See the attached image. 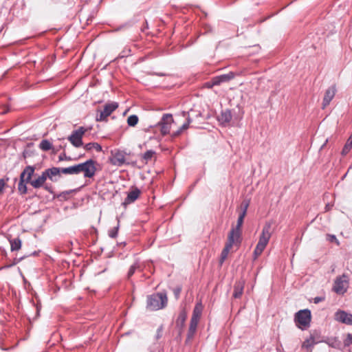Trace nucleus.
Here are the masks:
<instances>
[{
    "label": "nucleus",
    "mask_w": 352,
    "mask_h": 352,
    "mask_svg": "<svg viewBox=\"0 0 352 352\" xmlns=\"http://www.w3.org/2000/svg\"><path fill=\"white\" fill-rule=\"evenodd\" d=\"M87 131V129L80 126L78 129L72 131V134L68 137V140L74 147H80L83 145L82 137Z\"/></svg>",
    "instance_id": "423d86ee"
},
{
    "label": "nucleus",
    "mask_w": 352,
    "mask_h": 352,
    "mask_svg": "<svg viewBox=\"0 0 352 352\" xmlns=\"http://www.w3.org/2000/svg\"><path fill=\"white\" fill-rule=\"evenodd\" d=\"M138 117L136 115H131L127 118V124L130 126H135L138 122Z\"/></svg>",
    "instance_id": "bb28decb"
},
{
    "label": "nucleus",
    "mask_w": 352,
    "mask_h": 352,
    "mask_svg": "<svg viewBox=\"0 0 352 352\" xmlns=\"http://www.w3.org/2000/svg\"><path fill=\"white\" fill-rule=\"evenodd\" d=\"M186 318H187V314L186 313L185 311H182L179 316H178V318L177 319V321H176V323H177V325H180L181 327H183L184 324V322L186 320Z\"/></svg>",
    "instance_id": "393cba45"
},
{
    "label": "nucleus",
    "mask_w": 352,
    "mask_h": 352,
    "mask_svg": "<svg viewBox=\"0 0 352 352\" xmlns=\"http://www.w3.org/2000/svg\"><path fill=\"white\" fill-rule=\"evenodd\" d=\"M352 344V334L348 333L346 339L344 340V345L345 346H349Z\"/></svg>",
    "instance_id": "72a5a7b5"
},
{
    "label": "nucleus",
    "mask_w": 352,
    "mask_h": 352,
    "mask_svg": "<svg viewBox=\"0 0 352 352\" xmlns=\"http://www.w3.org/2000/svg\"><path fill=\"white\" fill-rule=\"evenodd\" d=\"M349 278L346 274H342L336 278L333 287V290L338 294H344L349 287Z\"/></svg>",
    "instance_id": "6e6552de"
},
{
    "label": "nucleus",
    "mask_w": 352,
    "mask_h": 352,
    "mask_svg": "<svg viewBox=\"0 0 352 352\" xmlns=\"http://www.w3.org/2000/svg\"><path fill=\"white\" fill-rule=\"evenodd\" d=\"M141 194V191L137 187H132L130 191L128 192L126 197L125 198L123 204L129 205L136 201Z\"/></svg>",
    "instance_id": "ddd939ff"
},
{
    "label": "nucleus",
    "mask_w": 352,
    "mask_h": 352,
    "mask_svg": "<svg viewBox=\"0 0 352 352\" xmlns=\"http://www.w3.org/2000/svg\"><path fill=\"white\" fill-rule=\"evenodd\" d=\"M214 86H217L216 84H213V78H212V80L210 81H208L207 82H206L205 84V87H207V88H212Z\"/></svg>",
    "instance_id": "f704fd0d"
},
{
    "label": "nucleus",
    "mask_w": 352,
    "mask_h": 352,
    "mask_svg": "<svg viewBox=\"0 0 352 352\" xmlns=\"http://www.w3.org/2000/svg\"><path fill=\"white\" fill-rule=\"evenodd\" d=\"M271 224L266 223L263 229L261 234L259 236L258 242L253 252V259L256 260L258 257L262 254L263 250L265 249L269 241L271 238Z\"/></svg>",
    "instance_id": "f03ea898"
},
{
    "label": "nucleus",
    "mask_w": 352,
    "mask_h": 352,
    "mask_svg": "<svg viewBox=\"0 0 352 352\" xmlns=\"http://www.w3.org/2000/svg\"><path fill=\"white\" fill-rule=\"evenodd\" d=\"M118 226H116V227H114L112 229H111L109 231V236L111 237V238H116L118 235Z\"/></svg>",
    "instance_id": "473e14b6"
},
{
    "label": "nucleus",
    "mask_w": 352,
    "mask_h": 352,
    "mask_svg": "<svg viewBox=\"0 0 352 352\" xmlns=\"http://www.w3.org/2000/svg\"><path fill=\"white\" fill-rule=\"evenodd\" d=\"M140 268V265L138 263H133L129 268V270L128 272L127 276L129 278L131 276H133V274L135 273V272Z\"/></svg>",
    "instance_id": "c756f323"
},
{
    "label": "nucleus",
    "mask_w": 352,
    "mask_h": 352,
    "mask_svg": "<svg viewBox=\"0 0 352 352\" xmlns=\"http://www.w3.org/2000/svg\"><path fill=\"white\" fill-rule=\"evenodd\" d=\"M335 319L342 323L352 325V314L344 311H338L335 314Z\"/></svg>",
    "instance_id": "2eb2a0df"
},
{
    "label": "nucleus",
    "mask_w": 352,
    "mask_h": 352,
    "mask_svg": "<svg viewBox=\"0 0 352 352\" xmlns=\"http://www.w3.org/2000/svg\"><path fill=\"white\" fill-rule=\"evenodd\" d=\"M198 322H199V320L196 319V318L190 319V327H189V329H188V335H187V340H189L192 339V337L194 336V335L196 332V330H197Z\"/></svg>",
    "instance_id": "f3484780"
},
{
    "label": "nucleus",
    "mask_w": 352,
    "mask_h": 352,
    "mask_svg": "<svg viewBox=\"0 0 352 352\" xmlns=\"http://www.w3.org/2000/svg\"><path fill=\"white\" fill-rule=\"evenodd\" d=\"M61 173L65 175H78V164L67 168H61Z\"/></svg>",
    "instance_id": "412c9836"
},
{
    "label": "nucleus",
    "mask_w": 352,
    "mask_h": 352,
    "mask_svg": "<svg viewBox=\"0 0 352 352\" xmlns=\"http://www.w3.org/2000/svg\"><path fill=\"white\" fill-rule=\"evenodd\" d=\"M235 75L233 72H229L226 74H223L213 77V84L219 85L221 83L227 82L234 78Z\"/></svg>",
    "instance_id": "dca6fc26"
},
{
    "label": "nucleus",
    "mask_w": 352,
    "mask_h": 352,
    "mask_svg": "<svg viewBox=\"0 0 352 352\" xmlns=\"http://www.w3.org/2000/svg\"><path fill=\"white\" fill-rule=\"evenodd\" d=\"M47 191L50 192H52L51 191V189H50V187H49L47 185H44V186H43Z\"/></svg>",
    "instance_id": "ea45409f"
},
{
    "label": "nucleus",
    "mask_w": 352,
    "mask_h": 352,
    "mask_svg": "<svg viewBox=\"0 0 352 352\" xmlns=\"http://www.w3.org/2000/svg\"><path fill=\"white\" fill-rule=\"evenodd\" d=\"M201 311H202V309H201V305H197L195 306V307L194 308L192 316L191 318H196V319H198L199 320V318H200V316L201 314Z\"/></svg>",
    "instance_id": "cd10ccee"
},
{
    "label": "nucleus",
    "mask_w": 352,
    "mask_h": 352,
    "mask_svg": "<svg viewBox=\"0 0 352 352\" xmlns=\"http://www.w3.org/2000/svg\"><path fill=\"white\" fill-rule=\"evenodd\" d=\"M232 113L230 110L223 111L219 116V121L223 124L229 123L232 120Z\"/></svg>",
    "instance_id": "aec40b11"
},
{
    "label": "nucleus",
    "mask_w": 352,
    "mask_h": 352,
    "mask_svg": "<svg viewBox=\"0 0 352 352\" xmlns=\"http://www.w3.org/2000/svg\"><path fill=\"white\" fill-rule=\"evenodd\" d=\"M323 300H324V296H318V297H315L314 298V302L316 303V304H318L320 302H322Z\"/></svg>",
    "instance_id": "4c0bfd02"
},
{
    "label": "nucleus",
    "mask_w": 352,
    "mask_h": 352,
    "mask_svg": "<svg viewBox=\"0 0 352 352\" xmlns=\"http://www.w3.org/2000/svg\"><path fill=\"white\" fill-rule=\"evenodd\" d=\"M245 217V214H244V212H241L240 213V214L239 216V218H238V220H237V223H236V227L233 228L230 230L228 236H230L232 238H234L235 239H237V240L240 241L241 232V226L243 225Z\"/></svg>",
    "instance_id": "9b49d317"
},
{
    "label": "nucleus",
    "mask_w": 352,
    "mask_h": 352,
    "mask_svg": "<svg viewBox=\"0 0 352 352\" xmlns=\"http://www.w3.org/2000/svg\"><path fill=\"white\" fill-rule=\"evenodd\" d=\"M155 154V152L152 150L147 151L146 152H145L144 153L143 159L147 163L149 160H151V158L153 157V155Z\"/></svg>",
    "instance_id": "c85d7f7f"
},
{
    "label": "nucleus",
    "mask_w": 352,
    "mask_h": 352,
    "mask_svg": "<svg viewBox=\"0 0 352 352\" xmlns=\"http://www.w3.org/2000/svg\"><path fill=\"white\" fill-rule=\"evenodd\" d=\"M192 122V119L188 116V118H186V122L187 124H188L190 125V124Z\"/></svg>",
    "instance_id": "a19ab883"
},
{
    "label": "nucleus",
    "mask_w": 352,
    "mask_h": 352,
    "mask_svg": "<svg viewBox=\"0 0 352 352\" xmlns=\"http://www.w3.org/2000/svg\"><path fill=\"white\" fill-rule=\"evenodd\" d=\"M43 173L47 178L48 177L50 180L54 181L53 177L59 175L61 173V168L52 167L51 168L46 169Z\"/></svg>",
    "instance_id": "6ab92c4d"
},
{
    "label": "nucleus",
    "mask_w": 352,
    "mask_h": 352,
    "mask_svg": "<svg viewBox=\"0 0 352 352\" xmlns=\"http://www.w3.org/2000/svg\"><path fill=\"white\" fill-rule=\"evenodd\" d=\"M168 302L166 293H156L147 297L146 309L149 311H157L164 308Z\"/></svg>",
    "instance_id": "7ed1b4c3"
},
{
    "label": "nucleus",
    "mask_w": 352,
    "mask_h": 352,
    "mask_svg": "<svg viewBox=\"0 0 352 352\" xmlns=\"http://www.w3.org/2000/svg\"><path fill=\"white\" fill-rule=\"evenodd\" d=\"M327 236L330 241H331V242L335 241L337 243V245H339V241H338V239H336L335 235L329 234Z\"/></svg>",
    "instance_id": "e433bc0d"
},
{
    "label": "nucleus",
    "mask_w": 352,
    "mask_h": 352,
    "mask_svg": "<svg viewBox=\"0 0 352 352\" xmlns=\"http://www.w3.org/2000/svg\"><path fill=\"white\" fill-rule=\"evenodd\" d=\"M98 163L94 160H88L78 164V174L83 173L84 177L92 178L97 171Z\"/></svg>",
    "instance_id": "20e7f679"
},
{
    "label": "nucleus",
    "mask_w": 352,
    "mask_h": 352,
    "mask_svg": "<svg viewBox=\"0 0 352 352\" xmlns=\"http://www.w3.org/2000/svg\"><path fill=\"white\" fill-rule=\"evenodd\" d=\"M58 158H59L60 161H62V160H64V157H63V156L62 155H60Z\"/></svg>",
    "instance_id": "79ce46f5"
},
{
    "label": "nucleus",
    "mask_w": 352,
    "mask_h": 352,
    "mask_svg": "<svg viewBox=\"0 0 352 352\" xmlns=\"http://www.w3.org/2000/svg\"><path fill=\"white\" fill-rule=\"evenodd\" d=\"M10 249L12 252L18 251L21 248V241L19 238L10 240Z\"/></svg>",
    "instance_id": "4be33fe9"
},
{
    "label": "nucleus",
    "mask_w": 352,
    "mask_h": 352,
    "mask_svg": "<svg viewBox=\"0 0 352 352\" xmlns=\"http://www.w3.org/2000/svg\"><path fill=\"white\" fill-rule=\"evenodd\" d=\"M118 107V103L111 102L104 106L102 111L96 115V120L98 122L107 121V118Z\"/></svg>",
    "instance_id": "0eeeda50"
},
{
    "label": "nucleus",
    "mask_w": 352,
    "mask_h": 352,
    "mask_svg": "<svg viewBox=\"0 0 352 352\" xmlns=\"http://www.w3.org/2000/svg\"><path fill=\"white\" fill-rule=\"evenodd\" d=\"M157 75H158V76H164V74H157Z\"/></svg>",
    "instance_id": "37998d69"
},
{
    "label": "nucleus",
    "mask_w": 352,
    "mask_h": 352,
    "mask_svg": "<svg viewBox=\"0 0 352 352\" xmlns=\"http://www.w3.org/2000/svg\"><path fill=\"white\" fill-rule=\"evenodd\" d=\"M244 282L239 280L236 282L234 286L233 297L235 298H239L243 294L244 289Z\"/></svg>",
    "instance_id": "a211bd4d"
},
{
    "label": "nucleus",
    "mask_w": 352,
    "mask_h": 352,
    "mask_svg": "<svg viewBox=\"0 0 352 352\" xmlns=\"http://www.w3.org/2000/svg\"><path fill=\"white\" fill-rule=\"evenodd\" d=\"M84 148L87 151H91L93 149L96 150L97 152L102 151V146L97 142H90L86 144L84 146Z\"/></svg>",
    "instance_id": "5701e85b"
},
{
    "label": "nucleus",
    "mask_w": 352,
    "mask_h": 352,
    "mask_svg": "<svg viewBox=\"0 0 352 352\" xmlns=\"http://www.w3.org/2000/svg\"><path fill=\"white\" fill-rule=\"evenodd\" d=\"M109 160L113 165L121 166L126 162V153L119 150L113 151Z\"/></svg>",
    "instance_id": "9d476101"
},
{
    "label": "nucleus",
    "mask_w": 352,
    "mask_h": 352,
    "mask_svg": "<svg viewBox=\"0 0 352 352\" xmlns=\"http://www.w3.org/2000/svg\"><path fill=\"white\" fill-rule=\"evenodd\" d=\"M174 122L172 114L166 113L163 115L161 120L158 122L157 126L160 128V132L163 135L169 133L171 125Z\"/></svg>",
    "instance_id": "1a4fd4ad"
},
{
    "label": "nucleus",
    "mask_w": 352,
    "mask_h": 352,
    "mask_svg": "<svg viewBox=\"0 0 352 352\" xmlns=\"http://www.w3.org/2000/svg\"><path fill=\"white\" fill-rule=\"evenodd\" d=\"M39 148L44 151H47L52 148V144H51V142L49 140H43L40 142Z\"/></svg>",
    "instance_id": "a878e982"
},
{
    "label": "nucleus",
    "mask_w": 352,
    "mask_h": 352,
    "mask_svg": "<svg viewBox=\"0 0 352 352\" xmlns=\"http://www.w3.org/2000/svg\"><path fill=\"white\" fill-rule=\"evenodd\" d=\"M189 127V124L187 123H184L177 131L173 133V137H177L183 131L188 129Z\"/></svg>",
    "instance_id": "7c9ffc66"
},
{
    "label": "nucleus",
    "mask_w": 352,
    "mask_h": 352,
    "mask_svg": "<svg viewBox=\"0 0 352 352\" xmlns=\"http://www.w3.org/2000/svg\"><path fill=\"white\" fill-rule=\"evenodd\" d=\"M180 292H181V289L180 288H177V289H175L174 290V293H175V295L177 298L179 297Z\"/></svg>",
    "instance_id": "58836bf2"
},
{
    "label": "nucleus",
    "mask_w": 352,
    "mask_h": 352,
    "mask_svg": "<svg viewBox=\"0 0 352 352\" xmlns=\"http://www.w3.org/2000/svg\"><path fill=\"white\" fill-rule=\"evenodd\" d=\"M35 168L34 166H28L25 168L20 175V181L18 184V190L21 194H26L28 189L26 184L30 183L34 188H39L44 186L47 177L44 173L38 176L36 179H32V177L34 173Z\"/></svg>",
    "instance_id": "f257e3e1"
},
{
    "label": "nucleus",
    "mask_w": 352,
    "mask_h": 352,
    "mask_svg": "<svg viewBox=\"0 0 352 352\" xmlns=\"http://www.w3.org/2000/svg\"><path fill=\"white\" fill-rule=\"evenodd\" d=\"M239 243H240V241L228 236V242L226 243V244L221 254V258H220V264L221 265H222V263L224 262V261L228 257L229 252L231 250V248H232L233 245Z\"/></svg>",
    "instance_id": "f8f14e48"
},
{
    "label": "nucleus",
    "mask_w": 352,
    "mask_h": 352,
    "mask_svg": "<svg viewBox=\"0 0 352 352\" xmlns=\"http://www.w3.org/2000/svg\"><path fill=\"white\" fill-rule=\"evenodd\" d=\"M336 87L335 85L331 86L326 90L324 98H323V100H322V109L326 108V107H327L329 104L330 102L334 98V96L336 95Z\"/></svg>",
    "instance_id": "4468645a"
},
{
    "label": "nucleus",
    "mask_w": 352,
    "mask_h": 352,
    "mask_svg": "<svg viewBox=\"0 0 352 352\" xmlns=\"http://www.w3.org/2000/svg\"><path fill=\"white\" fill-rule=\"evenodd\" d=\"M311 318V311L308 309H303L295 314L294 320L296 326L299 329L304 330L309 327Z\"/></svg>",
    "instance_id": "39448f33"
},
{
    "label": "nucleus",
    "mask_w": 352,
    "mask_h": 352,
    "mask_svg": "<svg viewBox=\"0 0 352 352\" xmlns=\"http://www.w3.org/2000/svg\"><path fill=\"white\" fill-rule=\"evenodd\" d=\"M250 205V201L249 200H245L241 203V212H244V214L246 215L248 208Z\"/></svg>",
    "instance_id": "2f4dec72"
},
{
    "label": "nucleus",
    "mask_w": 352,
    "mask_h": 352,
    "mask_svg": "<svg viewBox=\"0 0 352 352\" xmlns=\"http://www.w3.org/2000/svg\"><path fill=\"white\" fill-rule=\"evenodd\" d=\"M6 184V181L3 179H0V194L3 192Z\"/></svg>",
    "instance_id": "c9c22d12"
},
{
    "label": "nucleus",
    "mask_w": 352,
    "mask_h": 352,
    "mask_svg": "<svg viewBox=\"0 0 352 352\" xmlns=\"http://www.w3.org/2000/svg\"><path fill=\"white\" fill-rule=\"evenodd\" d=\"M314 344H315L314 338L313 336H310L309 338L306 339L303 342V343L302 344V347L309 350L312 348V346L314 345Z\"/></svg>",
    "instance_id": "b1692460"
}]
</instances>
